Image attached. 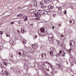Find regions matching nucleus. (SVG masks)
Masks as SVG:
<instances>
[{"label": "nucleus", "instance_id": "nucleus-1", "mask_svg": "<svg viewBox=\"0 0 76 76\" xmlns=\"http://www.w3.org/2000/svg\"><path fill=\"white\" fill-rule=\"evenodd\" d=\"M53 35L52 34H49L48 35V39L49 40L50 44L54 43V39H53Z\"/></svg>", "mask_w": 76, "mask_h": 76}, {"label": "nucleus", "instance_id": "nucleus-2", "mask_svg": "<svg viewBox=\"0 0 76 76\" xmlns=\"http://www.w3.org/2000/svg\"><path fill=\"white\" fill-rule=\"evenodd\" d=\"M34 14L36 16L38 17V18H36V19L39 20V19H40L39 17H41V13L39 12H38L37 13H35Z\"/></svg>", "mask_w": 76, "mask_h": 76}, {"label": "nucleus", "instance_id": "nucleus-3", "mask_svg": "<svg viewBox=\"0 0 76 76\" xmlns=\"http://www.w3.org/2000/svg\"><path fill=\"white\" fill-rule=\"evenodd\" d=\"M45 63H46V64H48V67H49V68H51V69L52 70H53V65L50 64V62H45Z\"/></svg>", "mask_w": 76, "mask_h": 76}, {"label": "nucleus", "instance_id": "nucleus-4", "mask_svg": "<svg viewBox=\"0 0 76 76\" xmlns=\"http://www.w3.org/2000/svg\"><path fill=\"white\" fill-rule=\"evenodd\" d=\"M1 75H4V74H5L7 76H8V75H9V73L7 72L6 71H5L4 72H3V70H2L1 72Z\"/></svg>", "mask_w": 76, "mask_h": 76}, {"label": "nucleus", "instance_id": "nucleus-5", "mask_svg": "<svg viewBox=\"0 0 76 76\" xmlns=\"http://www.w3.org/2000/svg\"><path fill=\"white\" fill-rule=\"evenodd\" d=\"M41 56H42V57H44L45 58H47V54L45 53H43L42 54H41Z\"/></svg>", "mask_w": 76, "mask_h": 76}, {"label": "nucleus", "instance_id": "nucleus-6", "mask_svg": "<svg viewBox=\"0 0 76 76\" xmlns=\"http://www.w3.org/2000/svg\"><path fill=\"white\" fill-rule=\"evenodd\" d=\"M50 55H51L52 56H54V54L53 50H50L49 52Z\"/></svg>", "mask_w": 76, "mask_h": 76}, {"label": "nucleus", "instance_id": "nucleus-7", "mask_svg": "<svg viewBox=\"0 0 76 76\" xmlns=\"http://www.w3.org/2000/svg\"><path fill=\"white\" fill-rule=\"evenodd\" d=\"M62 51L61 50L59 51V53H60V56L61 55H62V57H64L65 56V54H66V53H64L63 55H62V54L63 53H62Z\"/></svg>", "mask_w": 76, "mask_h": 76}, {"label": "nucleus", "instance_id": "nucleus-8", "mask_svg": "<svg viewBox=\"0 0 76 76\" xmlns=\"http://www.w3.org/2000/svg\"><path fill=\"white\" fill-rule=\"evenodd\" d=\"M44 1L46 4H47V3H49L51 1V0H45Z\"/></svg>", "mask_w": 76, "mask_h": 76}, {"label": "nucleus", "instance_id": "nucleus-9", "mask_svg": "<svg viewBox=\"0 0 76 76\" xmlns=\"http://www.w3.org/2000/svg\"><path fill=\"white\" fill-rule=\"evenodd\" d=\"M23 18L24 19V21H26V20H28V17H27L26 15H24L23 17Z\"/></svg>", "mask_w": 76, "mask_h": 76}, {"label": "nucleus", "instance_id": "nucleus-10", "mask_svg": "<svg viewBox=\"0 0 76 76\" xmlns=\"http://www.w3.org/2000/svg\"><path fill=\"white\" fill-rule=\"evenodd\" d=\"M54 6L50 5L48 6V8L49 9H53L54 8Z\"/></svg>", "mask_w": 76, "mask_h": 76}, {"label": "nucleus", "instance_id": "nucleus-11", "mask_svg": "<svg viewBox=\"0 0 76 76\" xmlns=\"http://www.w3.org/2000/svg\"><path fill=\"white\" fill-rule=\"evenodd\" d=\"M32 48L33 49H36L37 48V45H33L32 46Z\"/></svg>", "mask_w": 76, "mask_h": 76}, {"label": "nucleus", "instance_id": "nucleus-12", "mask_svg": "<svg viewBox=\"0 0 76 76\" xmlns=\"http://www.w3.org/2000/svg\"><path fill=\"white\" fill-rule=\"evenodd\" d=\"M40 31L41 32V34H42V32H43L45 31V29L44 28H41L40 29Z\"/></svg>", "mask_w": 76, "mask_h": 76}, {"label": "nucleus", "instance_id": "nucleus-13", "mask_svg": "<svg viewBox=\"0 0 76 76\" xmlns=\"http://www.w3.org/2000/svg\"><path fill=\"white\" fill-rule=\"evenodd\" d=\"M21 34H24L25 33V30H24V28H21Z\"/></svg>", "mask_w": 76, "mask_h": 76}, {"label": "nucleus", "instance_id": "nucleus-14", "mask_svg": "<svg viewBox=\"0 0 76 76\" xmlns=\"http://www.w3.org/2000/svg\"><path fill=\"white\" fill-rule=\"evenodd\" d=\"M60 38L62 40H64V35H60Z\"/></svg>", "mask_w": 76, "mask_h": 76}, {"label": "nucleus", "instance_id": "nucleus-15", "mask_svg": "<svg viewBox=\"0 0 76 76\" xmlns=\"http://www.w3.org/2000/svg\"><path fill=\"white\" fill-rule=\"evenodd\" d=\"M26 40L25 39L22 40V42L24 45H25V44H26Z\"/></svg>", "mask_w": 76, "mask_h": 76}, {"label": "nucleus", "instance_id": "nucleus-16", "mask_svg": "<svg viewBox=\"0 0 76 76\" xmlns=\"http://www.w3.org/2000/svg\"><path fill=\"white\" fill-rule=\"evenodd\" d=\"M27 48V50H30V51H32V49L31 47H26Z\"/></svg>", "mask_w": 76, "mask_h": 76}, {"label": "nucleus", "instance_id": "nucleus-17", "mask_svg": "<svg viewBox=\"0 0 76 76\" xmlns=\"http://www.w3.org/2000/svg\"><path fill=\"white\" fill-rule=\"evenodd\" d=\"M58 45H59L60 47H62V46H63V44L61 42L59 43L58 44Z\"/></svg>", "mask_w": 76, "mask_h": 76}, {"label": "nucleus", "instance_id": "nucleus-18", "mask_svg": "<svg viewBox=\"0 0 76 76\" xmlns=\"http://www.w3.org/2000/svg\"><path fill=\"white\" fill-rule=\"evenodd\" d=\"M33 4L34 6H36L37 5V2L35 1L33 3Z\"/></svg>", "mask_w": 76, "mask_h": 76}, {"label": "nucleus", "instance_id": "nucleus-19", "mask_svg": "<svg viewBox=\"0 0 76 76\" xmlns=\"http://www.w3.org/2000/svg\"><path fill=\"white\" fill-rule=\"evenodd\" d=\"M34 12V10H31L29 11V13H33Z\"/></svg>", "mask_w": 76, "mask_h": 76}, {"label": "nucleus", "instance_id": "nucleus-20", "mask_svg": "<svg viewBox=\"0 0 76 76\" xmlns=\"http://www.w3.org/2000/svg\"><path fill=\"white\" fill-rule=\"evenodd\" d=\"M66 34L67 35H70V31H67L66 32Z\"/></svg>", "mask_w": 76, "mask_h": 76}, {"label": "nucleus", "instance_id": "nucleus-21", "mask_svg": "<svg viewBox=\"0 0 76 76\" xmlns=\"http://www.w3.org/2000/svg\"><path fill=\"white\" fill-rule=\"evenodd\" d=\"M70 23H75V20H72L70 21Z\"/></svg>", "mask_w": 76, "mask_h": 76}, {"label": "nucleus", "instance_id": "nucleus-22", "mask_svg": "<svg viewBox=\"0 0 76 76\" xmlns=\"http://www.w3.org/2000/svg\"><path fill=\"white\" fill-rule=\"evenodd\" d=\"M22 16V14H18L17 15V16L18 17H21V16Z\"/></svg>", "mask_w": 76, "mask_h": 76}, {"label": "nucleus", "instance_id": "nucleus-23", "mask_svg": "<svg viewBox=\"0 0 76 76\" xmlns=\"http://www.w3.org/2000/svg\"><path fill=\"white\" fill-rule=\"evenodd\" d=\"M50 10L48 9H47L45 10V12H50Z\"/></svg>", "mask_w": 76, "mask_h": 76}, {"label": "nucleus", "instance_id": "nucleus-24", "mask_svg": "<svg viewBox=\"0 0 76 76\" xmlns=\"http://www.w3.org/2000/svg\"><path fill=\"white\" fill-rule=\"evenodd\" d=\"M45 7H46V6H41V7L42 9H44V8H45Z\"/></svg>", "mask_w": 76, "mask_h": 76}, {"label": "nucleus", "instance_id": "nucleus-25", "mask_svg": "<svg viewBox=\"0 0 76 76\" xmlns=\"http://www.w3.org/2000/svg\"><path fill=\"white\" fill-rule=\"evenodd\" d=\"M59 53H56V57H59Z\"/></svg>", "mask_w": 76, "mask_h": 76}, {"label": "nucleus", "instance_id": "nucleus-26", "mask_svg": "<svg viewBox=\"0 0 76 76\" xmlns=\"http://www.w3.org/2000/svg\"><path fill=\"white\" fill-rule=\"evenodd\" d=\"M3 64H4V65H5V66H6V67H7V64H6V62H3Z\"/></svg>", "mask_w": 76, "mask_h": 76}, {"label": "nucleus", "instance_id": "nucleus-27", "mask_svg": "<svg viewBox=\"0 0 76 76\" xmlns=\"http://www.w3.org/2000/svg\"><path fill=\"white\" fill-rule=\"evenodd\" d=\"M41 13H42V14H44V13H45V12H44V11L42 10L41 11Z\"/></svg>", "mask_w": 76, "mask_h": 76}, {"label": "nucleus", "instance_id": "nucleus-28", "mask_svg": "<svg viewBox=\"0 0 76 76\" xmlns=\"http://www.w3.org/2000/svg\"><path fill=\"white\" fill-rule=\"evenodd\" d=\"M58 9H59L60 11H61V10H62V8H61V7H59V8H58Z\"/></svg>", "mask_w": 76, "mask_h": 76}, {"label": "nucleus", "instance_id": "nucleus-29", "mask_svg": "<svg viewBox=\"0 0 76 76\" xmlns=\"http://www.w3.org/2000/svg\"><path fill=\"white\" fill-rule=\"evenodd\" d=\"M41 34L43 35V36L45 35V32H44V31L43 32H42V33Z\"/></svg>", "mask_w": 76, "mask_h": 76}, {"label": "nucleus", "instance_id": "nucleus-30", "mask_svg": "<svg viewBox=\"0 0 76 76\" xmlns=\"http://www.w3.org/2000/svg\"><path fill=\"white\" fill-rule=\"evenodd\" d=\"M20 51H22V52H23V56H25V52H24L22 50H21Z\"/></svg>", "mask_w": 76, "mask_h": 76}, {"label": "nucleus", "instance_id": "nucleus-31", "mask_svg": "<svg viewBox=\"0 0 76 76\" xmlns=\"http://www.w3.org/2000/svg\"><path fill=\"white\" fill-rule=\"evenodd\" d=\"M40 5H43L44 4V3L42 2H41L40 3Z\"/></svg>", "mask_w": 76, "mask_h": 76}, {"label": "nucleus", "instance_id": "nucleus-32", "mask_svg": "<svg viewBox=\"0 0 76 76\" xmlns=\"http://www.w3.org/2000/svg\"><path fill=\"white\" fill-rule=\"evenodd\" d=\"M56 14H54L53 15V18H55L56 17Z\"/></svg>", "mask_w": 76, "mask_h": 76}, {"label": "nucleus", "instance_id": "nucleus-33", "mask_svg": "<svg viewBox=\"0 0 76 76\" xmlns=\"http://www.w3.org/2000/svg\"><path fill=\"white\" fill-rule=\"evenodd\" d=\"M10 57H11V58H13V54L11 55V56H10Z\"/></svg>", "mask_w": 76, "mask_h": 76}, {"label": "nucleus", "instance_id": "nucleus-34", "mask_svg": "<svg viewBox=\"0 0 76 76\" xmlns=\"http://www.w3.org/2000/svg\"><path fill=\"white\" fill-rule=\"evenodd\" d=\"M3 49V47L1 46H0V50H1L2 49Z\"/></svg>", "mask_w": 76, "mask_h": 76}, {"label": "nucleus", "instance_id": "nucleus-35", "mask_svg": "<svg viewBox=\"0 0 76 76\" xmlns=\"http://www.w3.org/2000/svg\"><path fill=\"white\" fill-rule=\"evenodd\" d=\"M64 13L65 14H66L67 11H66V10L64 11Z\"/></svg>", "mask_w": 76, "mask_h": 76}, {"label": "nucleus", "instance_id": "nucleus-36", "mask_svg": "<svg viewBox=\"0 0 76 76\" xmlns=\"http://www.w3.org/2000/svg\"><path fill=\"white\" fill-rule=\"evenodd\" d=\"M47 65L45 64L43 65L44 67H47Z\"/></svg>", "mask_w": 76, "mask_h": 76}, {"label": "nucleus", "instance_id": "nucleus-37", "mask_svg": "<svg viewBox=\"0 0 76 76\" xmlns=\"http://www.w3.org/2000/svg\"><path fill=\"white\" fill-rule=\"evenodd\" d=\"M0 34L1 35H2V34H3V32H2V31H0Z\"/></svg>", "mask_w": 76, "mask_h": 76}, {"label": "nucleus", "instance_id": "nucleus-38", "mask_svg": "<svg viewBox=\"0 0 76 76\" xmlns=\"http://www.w3.org/2000/svg\"><path fill=\"white\" fill-rule=\"evenodd\" d=\"M57 42L58 43H58H59V42H60V41H59V40H57Z\"/></svg>", "mask_w": 76, "mask_h": 76}, {"label": "nucleus", "instance_id": "nucleus-39", "mask_svg": "<svg viewBox=\"0 0 76 76\" xmlns=\"http://www.w3.org/2000/svg\"><path fill=\"white\" fill-rule=\"evenodd\" d=\"M70 45H72V42L71 41H70Z\"/></svg>", "mask_w": 76, "mask_h": 76}, {"label": "nucleus", "instance_id": "nucleus-40", "mask_svg": "<svg viewBox=\"0 0 76 76\" xmlns=\"http://www.w3.org/2000/svg\"><path fill=\"white\" fill-rule=\"evenodd\" d=\"M72 49H70L69 50V53H71V50H72Z\"/></svg>", "mask_w": 76, "mask_h": 76}, {"label": "nucleus", "instance_id": "nucleus-41", "mask_svg": "<svg viewBox=\"0 0 76 76\" xmlns=\"http://www.w3.org/2000/svg\"><path fill=\"white\" fill-rule=\"evenodd\" d=\"M21 9V7L20 6L18 7V9L20 10V9Z\"/></svg>", "mask_w": 76, "mask_h": 76}, {"label": "nucleus", "instance_id": "nucleus-42", "mask_svg": "<svg viewBox=\"0 0 76 76\" xmlns=\"http://www.w3.org/2000/svg\"><path fill=\"white\" fill-rule=\"evenodd\" d=\"M14 23H15V22H11V23H10V24H13Z\"/></svg>", "mask_w": 76, "mask_h": 76}, {"label": "nucleus", "instance_id": "nucleus-43", "mask_svg": "<svg viewBox=\"0 0 76 76\" xmlns=\"http://www.w3.org/2000/svg\"><path fill=\"white\" fill-rule=\"evenodd\" d=\"M59 7H58V6H56V8H57L58 9L59 8Z\"/></svg>", "mask_w": 76, "mask_h": 76}, {"label": "nucleus", "instance_id": "nucleus-44", "mask_svg": "<svg viewBox=\"0 0 76 76\" xmlns=\"http://www.w3.org/2000/svg\"><path fill=\"white\" fill-rule=\"evenodd\" d=\"M19 55H21V52H20L19 53Z\"/></svg>", "mask_w": 76, "mask_h": 76}, {"label": "nucleus", "instance_id": "nucleus-45", "mask_svg": "<svg viewBox=\"0 0 76 76\" xmlns=\"http://www.w3.org/2000/svg\"><path fill=\"white\" fill-rule=\"evenodd\" d=\"M15 67H12V69H13V70H15Z\"/></svg>", "mask_w": 76, "mask_h": 76}, {"label": "nucleus", "instance_id": "nucleus-46", "mask_svg": "<svg viewBox=\"0 0 76 76\" xmlns=\"http://www.w3.org/2000/svg\"><path fill=\"white\" fill-rule=\"evenodd\" d=\"M47 34V33L45 32V35H46Z\"/></svg>", "mask_w": 76, "mask_h": 76}, {"label": "nucleus", "instance_id": "nucleus-47", "mask_svg": "<svg viewBox=\"0 0 76 76\" xmlns=\"http://www.w3.org/2000/svg\"><path fill=\"white\" fill-rule=\"evenodd\" d=\"M17 32H18V33H20V31L19 30H18Z\"/></svg>", "mask_w": 76, "mask_h": 76}, {"label": "nucleus", "instance_id": "nucleus-48", "mask_svg": "<svg viewBox=\"0 0 76 76\" xmlns=\"http://www.w3.org/2000/svg\"><path fill=\"white\" fill-rule=\"evenodd\" d=\"M52 29H54V26L52 27Z\"/></svg>", "mask_w": 76, "mask_h": 76}, {"label": "nucleus", "instance_id": "nucleus-49", "mask_svg": "<svg viewBox=\"0 0 76 76\" xmlns=\"http://www.w3.org/2000/svg\"><path fill=\"white\" fill-rule=\"evenodd\" d=\"M34 38H37V36H35L34 37Z\"/></svg>", "mask_w": 76, "mask_h": 76}, {"label": "nucleus", "instance_id": "nucleus-50", "mask_svg": "<svg viewBox=\"0 0 76 76\" xmlns=\"http://www.w3.org/2000/svg\"><path fill=\"white\" fill-rule=\"evenodd\" d=\"M21 23V22H20V21H19L18 22V23Z\"/></svg>", "mask_w": 76, "mask_h": 76}, {"label": "nucleus", "instance_id": "nucleus-51", "mask_svg": "<svg viewBox=\"0 0 76 76\" xmlns=\"http://www.w3.org/2000/svg\"><path fill=\"white\" fill-rule=\"evenodd\" d=\"M61 24H59V26H61Z\"/></svg>", "mask_w": 76, "mask_h": 76}, {"label": "nucleus", "instance_id": "nucleus-52", "mask_svg": "<svg viewBox=\"0 0 76 76\" xmlns=\"http://www.w3.org/2000/svg\"><path fill=\"white\" fill-rule=\"evenodd\" d=\"M6 35L7 37H8V36H9V35H8V34H6Z\"/></svg>", "mask_w": 76, "mask_h": 76}, {"label": "nucleus", "instance_id": "nucleus-53", "mask_svg": "<svg viewBox=\"0 0 76 76\" xmlns=\"http://www.w3.org/2000/svg\"><path fill=\"white\" fill-rule=\"evenodd\" d=\"M60 65H59V68H60Z\"/></svg>", "mask_w": 76, "mask_h": 76}, {"label": "nucleus", "instance_id": "nucleus-54", "mask_svg": "<svg viewBox=\"0 0 76 76\" xmlns=\"http://www.w3.org/2000/svg\"><path fill=\"white\" fill-rule=\"evenodd\" d=\"M26 47V49H28V48H26L27 47Z\"/></svg>", "mask_w": 76, "mask_h": 76}, {"label": "nucleus", "instance_id": "nucleus-55", "mask_svg": "<svg viewBox=\"0 0 76 76\" xmlns=\"http://www.w3.org/2000/svg\"><path fill=\"white\" fill-rule=\"evenodd\" d=\"M63 52L64 53V51H63Z\"/></svg>", "mask_w": 76, "mask_h": 76}, {"label": "nucleus", "instance_id": "nucleus-56", "mask_svg": "<svg viewBox=\"0 0 76 76\" xmlns=\"http://www.w3.org/2000/svg\"><path fill=\"white\" fill-rule=\"evenodd\" d=\"M0 25H1V24H0Z\"/></svg>", "mask_w": 76, "mask_h": 76}, {"label": "nucleus", "instance_id": "nucleus-57", "mask_svg": "<svg viewBox=\"0 0 76 76\" xmlns=\"http://www.w3.org/2000/svg\"><path fill=\"white\" fill-rule=\"evenodd\" d=\"M11 41H10V42H11Z\"/></svg>", "mask_w": 76, "mask_h": 76}, {"label": "nucleus", "instance_id": "nucleus-58", "mask_svg": "<svg viewBox=\"0 0 76 76\" xmlns=\"http://www.w3.org/2000/svg\"><path fill=\"white\" fill-rule=\"evenodd\" d=\"M28 8H27V9H28Z\"/></svg>", "mask_w": 76, "mask_h": 76}, {"label": "nucleus", "instance_id": "nucleus-59", "mask_svg": "<svg viewBox=\"0 0 76 76\" xmlns=\"http://www.w3.org/2000/svg\"><path fill=\"white\" fill-rule=\"evenodd\" d=\"M12 43V44H13V43Z\"/></svg>", "mask_w": 76, "mask_h": 76}, {"label": "nucleus", "instance_id": "nucleus-60", "mask_svg": "<svg viewBox=\"0 0 76 76\" xmlns=\"http://www.w3.org/2000/svg\"><path fill=\"white\" fill-rule=\"evenodd\" d=\"M72 46H73V45H72Z\"/></svg>", "mask_w": 76, "mask_h": 76}]
</instances>
